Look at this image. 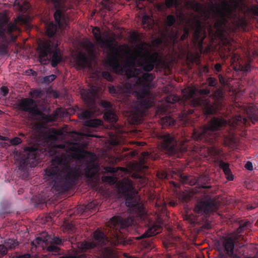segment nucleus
Masks as SVG:
<instances>
[{"label": "nucleus", "instance_id": "c85d7f7f", "mask_svg": "<svg viewBox=\"0 0 258 258\" xmlns=\"http://www.w3.org/2000/svg\"><path fill=\"white\" fill-rule=\"evenodd\" d=\"M185 6L189 9L198 12L200 8V4L194 0H189L185 2Z\"/></svg>", "mask_w": 258, "mask_h": 258}, {"label": "nucleus", "instance_id": "4c0bfd02", "mask_svg": "<svg viewBox=\"0 0 258 258\" xmlns=\"http://www.w3.org/2000/svg\"><path fill=\"white\" fill-rule=\"evenodd\" d=\"M241 71L244 72H249L251 71V66L249 62L245 63L244 64L239 66Z\"/></svg>", "mask_w": 258, "mask_h": 258}, {"label": "nucleus", "instance_id": "c9c22d12", "mask_svg": "<svg viewBox=\"0 0 258 258\" xmlns=\"http://www.w3.org/2000/svg\"><path fill=\"white\" fill-rule=\"evenodd\" d=\"M47 249L49 252H58L60 248L58 247L57 245L51 242V243L47 246Z\"/></svg>", "mask_w": 258, "mask_h": 258}, {"label": "nucleus", "instance_id": "a878e982", "mask_svg": "<svg viewBox=\"0 0 258 258\" xmlns=\"http://www.w3.org/2000/svg\"><path fill=\"white\" fill-rule=\"evenodd\" d=\"M257 108L255 106H249L247 109V114L248 117L251 120L253 121H258V113L257 112Z\"/></svg>", "mask_w": 258, "mask_h": 258}, {"label": "nucleus", "instance_id": "a211bd4d", "mask_svg": "<svg viewBox=\"0 0 258 258\" xmlns=\"http://www.w3.org/2000/svg\"><path fill=\"white\" fill-rule=\"evenodd\" d=\"M8 21L9 19L6 17L0 18V53L2 54H6L8 53L10 39L6 34V27Z\"/></svg>", "mask_w": 258, "mask_h": 258}, {"label": "nucleus", "instance_id": "a18cd8bd", "mask_svg": "<svg viewBox=\"0 0 258 258\" xmlns=\"http://www.w3.org/2000/svg\"><path fill=\"white\" fill-rule=\"evenodd\" d=\"M101 106L105 108L106 111L108 110H111L112 107V104L110 102L107 101H102L100 103Z\"/></svg>", "mask_w": 258, "mask_h": 258}, {"label": "nucleus", "instance_id": "dca6fc26", "mask_svg": "<svg viewBox=\"0 0 258 258\" xmlns=\"http://www.w3.org/2000/svg\"><path fill=\"white\" fill-rule=\"evenodd\" d=\"M193 26L191 25V28L194 29L193 34V40L195 44L202 52L203 50L204 40L206 37V32L203 29L202 23L201 20L195 19L193 22Z\"/></svg>", "mask_w": 258, "mask_h": 258}, {"label": "nucleus", "instance_id": "e433bc0d", "mask_svg": "<svg viewBox=\"0 0 258 258\" xmlns=\"http://www.w3.org/2000/svg\"><path fill=\"white\" fill-rule=\"evenodd\" d=\"M44 234L46 235V236L43 235L44 237H42V236H39L37 237L35 240V242L38 244H40L42 243H46L48 240V235L45 233Z\"/></svg>", "mask_w": 258, "mask_h": 258}, {"label": "nucleus", "instance_id": "49530a36", "mask_svg": "<svg viewBox=\"0 0 258 258\" xmlns=\"http://www.w3.org/2000/svg\"><path fill=\"white\" fill-rule=\"evenodd\" d=\"M209 86L210 87H216L217 85V79L213 77H209L207 79Z\"/></svg>", "mask_w": 258, "mask_h": 258}, {"label": "nucleus", "instance_id": "6ab92c4d", "mask_svg": "<svg viewBox=\"0 0 258 258\" xmlns=\"http://www.w3.org/2000/svg\"><path fill=\"white\" fill-rule=\"evenodd\" d=\"M93 115V112L89 110H85L78 114V117L80 119L84 121L85 125L91 127H97L101 126L102 121L98 119H91Z\"/></svg>", "mask_w": 258, "mask_h": 258}, {"label": "nucleus", "instance_id": "338daca9", "mask_svg": "<svg viewBox=\"0 0 258 258\" xmlns=\"http://www.w3.org/2000/svg\"><path fill=\"white\" fill-rule=\"evenodd\" d=\"M215 70L217 72H220L222 70V65L220 63H217L214 66Z\"/></svg>", "mask_w": 258, "mask_h": 258}, {"label": "nucleus", "instance_id": "69168bd1", "mask_svg": "<svg viewBox=\"0 0 258 258\" xmlns=\"http://www.w3.org/2000/svg\"><path fill=\"white\" fill-rule=\"evenodd\" d=\"M150 19L149 17L148 16H144L142 20V23L143 25H148L149 23V20Z\"/></svg>", "mask_w": 258, "mask_h": 258}, {"label": "nucleus", "instance_id": "72a5a7b5", "mask_svg": "<svg viewBox=\"0 0 258 258\" xmlns=\"http://www.w3.org/2000/svg\"><path fill=\"white\" fill-rule=\"evenodd\" d=\"M162 122L165 125L173 126L175 125V120L170 116H165L162 118Z\"/></svg>", "mask_w": 258, "mask_h": 258}, {"label": "nucleus", "instance_id": "f257e3e1", "mask_svg": "<svg viewBox=\"0 0 258 258\" xmlns=\"http://www.w3.org/2000/svg\"><path fill=\"white\" fill-rule=\"evenodd\" d=\"M56 156L52 161V166L45 172L46 178L52 181V188L58 192L69 190L84 176L92 179L100 170L99 164L93 159L85 160L79 166L71 165L64 154Z\"/></svg>", "mask_w": 258, "mask_h": 258}, {"label": "nucleus", "instance_id": "2f4dec72", "mask_svg": "<svg viewBox=\"0 0 258 258\" xmlns=\"http://www.w3.org/2000/svg\"><path fill=\"white\" fill-rule=\"evenodd\" d=\"M179 200L183 203H187L191 198V196L189 193L185 192H181L178 195Z\"/></svg>", "mask_w": 258, "mask_h": 258}, {"label": "nucleus", "instance_id": "9b49d317", "mask_svg": "<svg viewBox=\"0 0 258 258\" xmlns=\"http://www.w3.org/2000/svg\"><path fill=\"white\" fill-rule=\"evenodd\" d=\"M38 149L34 147H26L22 153L18 163L19 169L26 170L28 167H34L40 159Z\"/></svg>", "mask_w": 258, "mask_h": 258}, {"label": "nucleus", "instance_id": "9d476101", "mask_svg": "<svg viewBox=\"0 0 258 258\" xmlns=\"http://www.w3.org/2000/svg\"><path fill=\"white\" fill-rule=\"evenodd\" d=\"M215 102H212L209 99L197 98L194 100V104L201 106L204 113L207 115H213L217 113L218 104L222 102L223 98V93L221 89H218L212 94Z\"/></svg>", "mask_w": 258, "mask_h": 258}, {"label": "nucleus", "instance_id": "ea45409f", "mask_svg": "<svg viewBox=\"0 0 258 258\" xmlns=\"http://www.w3.org/2000/svg\"><path fill=\"white\" fill-rule=\"evenodd\" d=\"M56 78L55 75L52 74L49 76H46L44 78V82L46 84H49L53 81Z\"/></svg>", "mask_w": 258, "mask_h": 258}, {"label": "nucleus", "instance_id": "cd10ccee", "mask_svg": "<svg viewBox=\"0 0 258 258\" xmlns=\"http://www.w3.org/2000/svg\"><path fill=\"white\" fill-rule=\"evenodd\" d=\"M3 244L5 245L8 251L9 249H15L18 246L19 242L17 240L9 238L6 239Z\"/></svg>", "mask_w": 258, "mask_h": 258}, {"label": "nucleus", "instance_id": "6e6d98bb", "mask_svg": "<svg viewBox=\"0 0 258 258\" xmlns=\"http://www.w3.org/2000/svg\"><path fill=\"white\" fill-rule=\"evenodd\" d=\"M177 100V96H167L166 101L168 103H173L175 102H176Z\"/></svg>", "mask_w": 258, "mask_h": 258}, {"label": "nucleus", "instance_id": "f3484780", "mask_svg": "<svg viewBox=\"0 0 258 258\" xmlns=\"http://www.w3.org/2000/svg\"><path fill=\"white\" fill-rule=\"evenodd\" d=\"M222 243L224 251L226 253H224L222 250H219V258H227V256H229L231 258H243L242 255L234 253L235 241L232 237H225L223 239Z\"/></svg>", "mask_w": 258, "mask_h": 258}, {"label": "nucleus", "instance_id": "a19ab883", "mask_svg": "<svg viewBox=\"0 0 258 258\" xmlns=\"http://www.w3.org/2000/svg\"><path fill=\"white\" fill-rule=\"evenodd\" d=\"M120 167H113L111 166H106L104 167V169L106 171L111 173H116L118 172V170L121 169Z\"/></svg>", "mask_w": 258, "mask_h": 258}, {"label": "nucleus", "instance_id": "473e14b6", "mask_svg": "<svg viewBox=\"0 0 258 258\" xmlns=\"http://www.w3.org/2000/svg\"><path fill=\"white\" fill-rule=\"evenodd\" d=\"M209 153L213 156H218L221 155L222 151L216 147L212 146L208 148Z\"/></svg>", "mask_w": 258, "mask_h": 258}, {"label": "nucleus", "instance_id": "3c124183", "mask_svg": "<svg viewBox=\"0 0 258 258\" xmlns=\"http://www.w3.org/2000/svg\"><path fill=\"white\" fill-rule=\"evenodd\" d=\"M51 242L57 245H61L63 244V241L61 238L54 236L52 239Z\"/></svg>", "mask_w": 258, "mask_h": 258}, {"label": "nucleus", "instance_id": "bb28decb", "mask_svg": "<svg viewBox=\"0 0 258 258\" xmlns=\"http://www.w3.org/2000/svg\"><path fill=\"white\" fill-rule=\"evenodd\" d=\"M103 117L106 121L111 123H115L118 119L116 114L111 110L106 111Z\"/></svg>", "mask_w": 258, "mask_h": 258}, {"label": "nucleus", "instance_id": "7ed1b4c3", "mask_svg": "<svg viewBox=\"0 0 258 258\" xmlns=\"http://www.w3.org/2000/svg\"><path fill=\"white\" fill-rule=\"evenodd\" d=\"M125 75L128 78L137 79L136 84L139 87L138 90L134 91L133 94L136 97L137 105L142 109H147L154 104L150 92L151 84L154 78L152 74L143 73L141 69L132 67L125 71Z\"/></svg>", "mask_w": 258, "mask_h": 258}, {"label": "nucleus", "instance_id": "e2e57ef3", "mask_svg": "<svg viewBox=\"0 0 258 258\" xmlns=\"http://www.w3.org/2000/svg\"><path fill=\"white\" fill-rule=\"evenodd\" d=\"M231 54H232V56L231 57V60L232 61V62H234L238 60L239 58V55L237 53L232 52Z\"/></svg>", "mask_w": 258, "mask_h": 258}, {"label": "nucleus", "instance_id": "603ef678", "mask_svg": "<svg viewBox=\"0 0 258 258\" xmlns=\"http://www.w3.org/2000/svg\"><path fill=\"white\" fill-rule=\"evenodd\" d=\"M8 253L6 247L3 244H0V257H3Z\"/></svg>", "mask_w": 258, "mask_h": 258}, {"label": "nucleus", "instance_id": "ddd939ff", "mask_svg": "<svg viewBox=\"0 0 258 258\" xmlns=\"http://www.w3.org/2000/svg\"><path fill=\"white\" fill-rule=\"evenodd\" d=\"M218 208L216 201L207 196L197 201L195 204L194 211L197 214L205 216L216 211Z\"/></svg>", "mask_w": 258, "mask_h": 258}, {"label": "nucleus", "instance_id": "7c9ffc66", "mask_svg": "<svg viewBox=\"0 0 258 258\" xmlns=\"http://www.w3.org/2000/svg\"><path fill=\"white\" fill-rule=\"evenodd\" d=\"M77 64L81 68H85L87 64L86 56L83 54H80L77 58Z\"/></svg>", "mask_w": 258, "mask_h": 258}, {"label": "nucleus", "instance_id": "5701e85b", "mask_svg": "<svg viewBox=\"0 0 258 258\" xmlns=\"http://www.w3.org/2000/svg\"><path fill=\"white\" fill-rule=\"evenodd\" d=\"M179 178L180 181L183 184H188L190 185L197 184L198 185V178L196 179V177L193 176L185 175L183 173H180Z\"/></svg>", "mask_w": 258, "mask_h": 258}, {"label": "nucleus", "instance_id": "f8f14e48", "mask_svg": "<svg viewBox=\"0 0 258 258\" xmlns=\"http://www.w3.org/2000/svg\"><path fill=\"white\" fill-rule=\"evenodd\" d=\"M143 44L139 47L137 55L140 58L137 61L138 66L141 67L146 72L153 70L157 63L158 54H151L148 49L143 47Z\"/></svg>", "mask_w": 258, "mask_h": 258}, {"label": "nucleus", "instance_id": "58836bf2", "mask_svg": "<svg viewBox=\"0 0 258 258\" xmlns=\"http://www.w3.org/2000/svg\"><path fill=\"white\" fill-rule=\"evenodd\" d=\"M102 76L103 78L106 79L108 81H112L113 80L112 75L108 71L102 72Z\"/></svg>", "mask_w": 258, "mask_h": 258}, {"label": "nucleus", "instance_id": "13d9d810", "mask_svg": "<svg viewBox=\"0 0 258 258\" xmlns=\"http://www.w3.org/2000/svg\"><path fill=\"white\" fill-rule=\"evenodd\" d=\"M65 147H66V146L64 144H60V145H58L57 147H54L53 149H52V150L51 151V152H53L52 154H56V153H57L56 149L57 148L64 149Z\"/></svg>", "mask_w": 258, "mask_h": 258}, {"label": "nucleus", "instance_id": "4468645a", "mask_svg": "<svg viewBox=\"0 0 258 258\" xmlns=\"http://www.w3.org/2000/svg\"><path fill=\"white\" fill-rule=\"evenodd\" d=\"M162 140V146L170 155H180L186 150L185 148H180L177 146L175 137L169 133L160 136Z\"/></svg>", "mask_w": 258, "mask_h": 258}, {"label": "nucleus", "instance_id": "774afa93", "mask_svg": "<svg viewBox=\"0 0 258 258\" xmlns=\"http://www.w3.org/2000/svg\"><path fill=\"white\" fill-rule=\"evenodd\" d=\"M31 255L29 253H26L22 255H19L17 258H30Z\"/></svg>", "mask_w": 258, "mask_h": 258}, {"label": "nucleus", "instance_id": "37998d69", "mask_svg": "<svg viewBox=\"0 0 258 258\" xmlns=\"http://www.w3.org/2000/svg\"><path fill=\"white\" fill-rule=\"evenodd\" d=\"M22 142V140L19 137H15L12 139H10V143L13 146H17L21 144Z\"/></svg>", "mask_w": 258, "mask_h": 258}, {"label": "nucleus", "instance_id": "79ce46f5", "mask_svg": "<svg viewBox=\"0 0 258 258\" xmlns=\"http://www.w3.org/2000/svg\"><path fill=\"white\" fill-rule=\"evenodd\" d=\"M198 92L200 95L206 96L210 94L211 90L209 88H206L198 90Z\"/></svg>", "mask_w": 258, "mask_h": 258}, {"label": "nucleus", "instance_id": "412c9836", "mask_svg": "<svg viewBox=\"0 0 258 258\" xmlns=\"http://www.w3.org/2000/svg\"><path fill=\"white\" fill-rule=\"evenodd\" d=\"M217 162L219 166L222 169L224 173L226 179L229 181H232L234 179V176L232 174L231 169H230V164L228 162H225L222 159H217Z\"/></svg>", "mask_w": 258, "mask_h": 258}, {"label": "nucleus", "instance_id": "f704fd0d", "mask_svg": "<svg viewBox=\"0 0 258 258\" xmlns=\"http://www.w3.org/2000/svg\"><path fill=\"white\" fill-rule=\"evenodd\" d=\"M59 258H88V256L85 254H75L73 255H63L59 256Z\"/></svg>", "mask_w": 258, "mask_h": 258}, {"label": "nucleus", "instance_id": "052dcab7", "mask_svg": "<svg viewBox=\"0 0 258 258\" xmlns=\"http://www.w3.org/2000/svg\"><path fill=\"white\" fill-rule=\"evenodd\" d=\"M105 181L108 182L110 183H114L115 181V178L112 176H107L104 177Z\"/></svg>", "mask_w": 258, "mask_h": 258}, {"label": "nucleus", "instance_id": "c756f323", "mask_svg": "<svg viewBox=\"0 0 258 258\" xmlns=\"http://www.w3.org/2000/svg\"><path fill=\"white\" fill-rule=\"evenodd\" d=\"M176 21V19L174 16L172 15H169L167 16L166 20L165 21V24L166 25V27L165 28V30L166 31H169L170 27L172 26Z\"/></svg>", "mask_w": 258, "mask_h": 258}, {"label": "nucleus", "instance_id": "20e7f679", "mask_svg": "<svg viewBox=\"0 0 258 258\" xmlns=\"http://www.w3.org/2000/svg\"><path fill=\"white\" fill-rule=\"evenodd\" d=\"M228 125L227 121L221 117H213L203 127L195 129L192 137L197 140L214 144L221 137L222 131Z\"/></svg>", "mask_w": 258, "mask_h": 258}, {"label": "nucleus", "instance_id": "09e8293b", "mask_svg": "<svg viewBox=\"0 0 258 258\" xmlns=\"http://www.w3.org/2000/svg\"><path fill=\"white\" fill-rule=\"evenodd\" d=\"M249 11L253 15L258 16V5H252Z\"/></svg>", "mask_w": 258, "mask_h": 258}, {"label": "nucleus", "instance_id": "393cba45", "mask_svg": "<svg viewBox=\"0 0 258 258\" xmlns=\"http://www.w3.org/2000/svg\"><path fill=\"white\" fill-rule=\"evenodd\" d=\"M210 179L208 176L201 175L198 178V186L200 188L208 189L211 187V185H207L209 183Z\"/></svg>", "mask_w": 258, "mask_h": 258}, {"label": "nucleus", "instance_id": "4be33fe9", "mask_svg": "<svg viewBox=\"0 0 258 258\" xmlns=\"http://www.w3.org/2000/svg\"><path fill=\"white\" fill-rule=\"evenodd\" d=\"M162 229V227L160 225L155 224L152 227L149 228L144 234L136 238L138 240H140L145 238L151 237L160 232Z\"/></svg>", "mask_w": 258, "mask_h": 258}, {"label": "nucleus", "instance_id": "aec40b11", "mask_svg": "<svg viewBox=\"0 0 258 258\" xmlns=\"http://www.w3.org/2000/svg\"><path fill=\"white\" fill-rule=\"evenodd\" d=\"M133 86L132 84L126 83L122 85L114 86L110 85L108 87L109 92L114 96L123 95L124 96H129L131 94H133Z\"/></svg>", "mask_w": 258, "mask_h": 258}, {"label": "nucleus", "instance_id": "6e6552de", "mask_svg": "<svg viewBox=\"0 0 258 258\" xmlns=\"http://www.w3.org/2000/svg\"><path fill=\"white\" fill-rule=\"evenodd\" d=\"M120 185L119 189L125 197L126 206L131 208L141 218H144L146 215L145 209L143 204L135 199L137 191L134 188L132 180H127Z\"/></svg>", "mask_w": 258, "mask_h": 258}, {"label": "nucleus", "instance_id": "de8ad7c7", "mask_svg": "<svg viewBox=\"0 0 258 258\" xmlns=\"http://www.w3.org/2000/svg\"><path fill=\"white\" fill-rule=\"evenodd\" d=\"M191 57L192 61L197 64H199L201 62L200 59V54L198 53H196V54H191Z\"/></svg>", "mask_w": 258, "mask_h": 258}, {"label": "nucleus", "instance_id": "0e129e2a", "mask_svg": "<svg viewBox=\"0 0 258 258\" xmlns=\"http://www.w3.org/2000/svg\"><path fill=\"white\" fill-rule=\"evenodd\" d=\"M97 206V202H92L88 205V209L96 210V207Z\"/></svg>", "mask_w": 258, "mask_h": 258}, {"label": "nucleus", "instance_id": "864d4df0", "mask_svg": "<svg viewBox=\"0 0 258 258\" xmlns=\"http://www.w3.org/2000/svg\"><path fill=\"white\" fill-rule=\"evenodd\" d=\"M199 72L201 74L208 73L209 72V67L207 65H205L201 67Z\"/></svg>", "mask_w": 258, "mask_h": 258}, {"label": "nucleus", "instance_id": "423d86ee", "mask_svg": "<svg viewBox=\"0 0 258 258\" xmlns=\"http://www.w3.org/2000/svg\"><path fill=\"white\" fill-rule=\"evenodd\" d=\"M215 22L210 24L208 28L209 34L212 37L222 35L228 27L229 20L232 17V8L228 3L223 2L221 7L218 6L213 10Z\"/></svg>", "mask_w": 258, "mask_h": 258}, {"label": "nucleus", "instance_id": "5fc2aeb1", "mask_svg": "<svg viewBox=\"0 0 258 258\" xmlns=\"http://www.w3.org/2000/svg\"><path fill=\"white\" fill-rule=\"evenodd\" d=\"M98 88L96 86H92L89 89V91L92 96H95L98 92Z\"/></svg>", "mask_w": 258, "mask_h": 258}, {"label": "nucleus", "instance_id": "680f3d73", "mask_svg": "<svg viewBox=\"0 0 258 258\" xmlns=\"http://www.w3.org/2000/svg\"><path fill=\"white\" fill-rule=\"evenodd\" d=\"M245 168L249 171H252L253 170V165L251 162L247 161L244 166Z\"/></svg>", "mask_w": 258, "mask_h": 258}, {"label": "nucleus", "instance_id": "4d7b16f0", "mask_svg": "<svg viewBox=\"0 0 258 258\" xmlns=\"http://www.w3.org/2000/svg\"><path fill=\"white\" fill-rule=\"evenodd\" d=\"M1 93L2 94V95L4 96H6L9 93V89L7 88V87H6V86H2L1 88Z\"/></svg>", "mask_w": 258, "mask_h": 258}, {"label": "nucleus", "instance_id": "c03bdc74", "mask_svg": "<svg viewBox=\"0 0 258 258\" xmlns=\"http://www.w3.org/2000/svg\"><path fill=\"white\" fill-rule=\"evenodd\" d=\"M30 95L35 98L40 97L42 95V91L40 90H34L30 92Z\"/></svg>", "mask_w": 258, "mask_h": 258}, {"label": "nucleus", "instance_id": "0eeeda50", "mask_svg": "<svg viewBox=\"0 0 258 258\" xmlns=\"http://www.w3.org/2000/svg\"><path fill=\"white\" fill-rule=\"evenodd\" d=\"M37 50L39 60L41 63H50L52 68H56L63 61V56L57 45L50 40H41L38 43Z\"/></svg>", "mask_w": 258, "mask_h": 258}, {"label": "nucleus", "instance_id": "bf43d9fd", "mask_svg": "<svg viewBox=\"0 0 258 258\" xmlns=\"http://www.w3.org/2000/svg\"><path fill=\"white\" fill-rule=\"evenodd\" d=\"M219 80L221 84L223 86H225L227 84L225 78L222 75L220 74L218 76Z\"/></svg>", "mask_w": 258, "mask_h": 258}, {"label": "nucleus", "instance_id": "39448f33", "mask_svg": "<svg viewBox=\"0 0 258 258\" xmlns=\"http://www.w3.org/2000/svg\"><path fill=\"white\" fill-rule=\"evenodd\" d=\"M93 33L96 41L102 44L109 50V66L112 68L114 72L116 74H122L123 73L124 69L121 63V59L122 58V54L121 52L126 53L124 50L126 46L121 45L116 46L113 44L115 40L112 38L104 40L102 37L100 29L98 27H95L93 30Z\"/></svg>", "mask_w": 258, "mask_h": 258}, {"label": "nucleus", "instance_id": "b1692460", "mask_svg": "<svg viewBox=\"0 0 258 258\" xmlns=\"http://www.w3.org/2000/svg\"><path fill=\"white\" fill-rule=\"evenodd\" d=\"M6 34H8L11 36L13 41H15L16 37L12 35V33L18 29L17 24L15 23H12L9 22L6 27Z\"/></svg>", "mask_w": 258, "mask_h": 258}, {"label": "nucleus", "instance_id": "8fccbe9b", "mask_svg": "<svg viewBox=\"0 0 258 258\" xmlns=\"http://www.w3.org/2000/svg\"><path fill=\"white\" fill-rule=\"evenodd\" d=\"M165 5L168 8H170L174 6L176 7L177 6L175 0H165Z\"/></svg>", "mask_w": 258, "mask_h": 258}, {"label": "nucleus", "instance_id": "f03ea898", "mask_svg": "<svg viewBox=\"0 0 258 258\" xmlns=\"http://www.w3.org/2000/svg\"><path fill=\"white\" fill-rule=\"evenodd\" d=\"M111 225L110 239L104 233L97 229L93 233V240L84 241L78 246L83 252H86L99 246L102 248V256L104 258H110L112 254L110 247L119 244H125L126 234L131 232L134 223V218L131 216L123 218L119 216H113L110 220Z\"/></svg>", "mask_w": 258, "mask_h": 258}, {"label": "nucleus", "instance_id": "1a4fd4ad", "mask_svg": "<svg viewBox=\"0 0 258 258\" xmlns=\"http://www.w3.org/2000/svg\"><path fill=\"white\" fill-rule=\"evenodd\" d=\"M46 4H52L55 12L54 18L55 23H49L46 26V33L48 36L53 37L56 33L58 28H62L67 25V19L65 14L61 10L62 0H45Z\"/></svg>", "mask_w": 258, "mask_h": 258}, {"label": "nucleus", "instance_id": "2eb2a0df", "mask_svg": "<svg viewBox=\"0 0 258 258\" xmlns=\"http://www.w3.org/2000/svg\"><path fill=\"white\" fill-rule=\"evenodd\" d=\"M17 106L19 110L27 112L32 117L40 115L42 113L36 101L32 98H21L18 100Z\"/></svg>", "mask_w": 258, "mask_h": 258}]
</instances>
